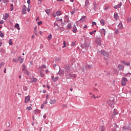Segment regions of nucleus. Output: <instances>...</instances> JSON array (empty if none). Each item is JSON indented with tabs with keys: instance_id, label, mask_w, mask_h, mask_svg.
<instances>
[{
	"instance_id": "8",
	"label": "nucleus",
	"mask_w": 131,
	"mask_h": 131,
	"mask_svg": "<svg viewBox=\"0 0 131 131\" xmlns=\"http://www.w3.org/2000/svg\"><path fill=\"white\" fill-rule=\"evenodd\" d=\"M30 101V97L27 96L25 97V103H27L28 102Z\"/></svg>"
},
{
	"instance_id": "23",
	"label": "nucleus",
	"mask_w": 131,
	"mask_h": 131,
	"mask_svg": "<svg viewBox=\"0 0 131 131\" xmlns=\"http://www.w3.org/2000/svg\"><path fill=\"white\" fill-rule=\"evenodd\" d=\"M100 23H101V24L102 25V26H104L105 25V21L103 19H101L100 20Z\"/></svg>"
},
{
	"instance_id": "58",
	"label": "nucleus",
	"mask_w": 131,
	"mask_h": 131,
	"mask_svg": "<svg viewBox=\"0 0 131 131\" xmlns=\"http://www.w3.org/2000/svg\"><path fill=\"white\" fill-rule=\"evenodd\" d=\"M43 107H44V105H43V104H42L41 106V108L42 109H43Z\"/></svg>"
},
{
	"instance_id": "55",
	"label": "nucleus",
	"mask_w": 131,
	"mask_h": 131,
	"mask_svg": "<svg viewBox=\"0 0 131 131\" xmlns=\"http://www.w3.org/2000/svg\"><path fill=\"white\" fill-rule=\"evenodd\" d=\"M31 38H32V39L35 38V36L34 35H32Z\"/></svg>"
},
{
	"instance_id": "47",
	"label": "nucleus",
	"mask_w": 131,
	"mask_h": 131,
	"mask_svg": "<svg viewBox=\"0 0 131 131\" xmlns=\"http://www.w3.org/2000/svg\"><path fill=\"white\" fill-rule=\"evenodd\" d=\"M41 67H42V69H45L46 66L45 64H43V65H42Z\"/></svg>"
},
{
	"instance_id": "13",
	"label": "nucleus",
	"mask_w": 131,
	"mask_h": 131,
	"mask_svg": "<svg viewBox=\"0 0 131 131\" xmlns=\"http://www.w3.org/2000/svg\"><path fill=\"white\" fill-rule=\"evenodd\" d=\"M33 113L34 114H38L40 113V111L36 109L34 111Z\"/></svg>"
},
{
	"instance_id": "2",
	"label": "nucleus",
	"mask_w": 131,
	"mask_h": 131,
	"mask_svg": "<svg viewBox=\"0 0 131 131\" xmlns=\"http://www.w3.org/2000/svg\"><path fill=\"white\" fill-rule=\"evenodd\" d=\"M128 80L127 78L123 77L121 81V85L122 86H125L126 85V83H127Z\"/></svg>"
},
{
	"instance_id": "20",
	"label": "nucleus",
	"mask_w": 131,
	"mask_h": 131,
	"mask_svg": "<svg viewBox=\"0 0 131 131\" xmlns=\"http://www.w3.org/2000/svg\"><path fill=\"white\" fill-rule=\"evenodd\" d=\"M15 28H17L18 30H20V28H19V25L17 24L15 25L14 26Z\"/></svg>"
},
{
	"instance_id": "64",
	"label": "nucleus",
	"mask_w": 131,
	"mask_h": 131,
	"mask_svg": "<svg viewBox=\"0 0 131 131\" xmlns=\"http://www.w3.org/2000/svg\"><path fill=\"white\" fill-rule=\"evenodd\" d=\"M39 33H40V35H41V34H42V32L41 31H39Z\"/></svg>"
},
{
	"instance_id": "14",
	"label": "nucleus",
	"mask_w": 131,
	"mask_h": 131,
	"mask_svg": "<svg viewBox=\"0 0 131 131\" xmlns=\"http://www.w3.org/2000/svg\"><path fill=\"white\" fill-rule=\"evenodd\" d=\"M58 78H59L58 77H56L55 78H54V76H53L52 77V79H53V81H54V82H56V81H57Z\"/></svg>"
},
{
	"instance_id": "36",
	"label": "nucleus",
	"mask_w": 131,
	"mask_h": 131,
	"mask_svg": "<svg viewBox=\"0 0 131 131\" xmlns=\"http://www.w3.org/2000/svg\"><path fill=\"white\" fill-rule=\"evenodd\" d=\"M67 26L69 29H71L72 28V25L71 24H69Z\"/></svg>"
},
{
	"instance_id": "16",
	"label": "nucleus",
	"mask_w": 131,
	"mask_h": 131,
	"mask_svg": "<svg viewBox=\"0 0 131 131\" xmlns=\"http://www.w3.org/2000/svg\"><path fill=\"white\" fill-rule=\"evenodd\" d=\"M118 28L120 29H122L123 28V26L122 25V23H120L118 26Z\"/></svg>"
},
{
	"instance_id": "34",
	"label": "nucleus",
	"mask_w": 131,
	"mask_h": 131,
	"mask_svg": "<svg viewBox=\"0 0 131 131\" xmlns=\"http://www.w3.org/2000/svg\"><path fill=\"white\" fill-rule=\"evenodd\" d=\"M75 45H76V41H73V42H72L71 46L72 47H74L75 46Z\"/></svg>"
},
{
	"instance_id": "29",
	"label": "nucleus",
	"mask_w": 131,
	"mask_h": 131,
	"mask_svg": "<svg viewBox=\"0 0 131 131\" xmlns=\"http://www.w3.org/2000/svg\"><path fill=\"white\" fill-rule=\"evenodd\" d=\"M13 61L14 62H15V63H18V60L16 59V58H13Z\"/></svg>"
},
{
	"instance_id": "32",
	"label": "nucleus",
	"mask_w": 131,
	"mask_h": 131,
	"mask_svg": "<svg viewBox=\"0 0 131 131\" xmlns=\"http://www.w3.org/2000/svg\"><path fill=\"white\" fill-rule=\"evenodd\" d=\"M92 67H93L92 64H88V68L89 69H92Z\"/></svg>"
},
{
	"instance_id": "26",
	"label": "nucleus",
	"mask_w": 131,
	"mask_h": 131,
	"mask_svg": "<svg viewBox=\"0 0 131 131\" xmlns=\"http://www.w3.org/2000/svg\"><path fill=\"white\" fill-rule=\"evenodd\" d=\"M9 45H10V46H12V45H13V42L12 41V39H10L9 40Z\"/></svg>"
},
{
	"instance_id": "28",
	"label": "nucleus",
	"mask_w": 131,
	"mask_h": 131,
	"mask_svg": "<svg viewBox=\"0 0 131 131\" xmlns=\"http://www.w3.org/2000/svg\"><path fill=\"white\" fill-rule=\"evenodd\" d=\"M0 36L1 37H4V33H2L1 31H0Z\"/></svg>"
},
{
	"instance_id": "15",
	"label": "nucleus",
	"mask_w": 131,
	"mask_h": 131,
	"mask_svg": "<svg viewBox=\"0 0 131 131\" xmlns=\"http://www.w3.org/2000/svg\"><path fill=\"white\" fill-rule=\"evenodd\" d=\"M77 32V28L75 25H74V27H73V32L76 33Z\"/></svg>"
},
{
	"instance_id": "63",
	"label": "nucleus",
	"mask_w": 131,
	"mask_h": 131,
	"mask_svg": "<svg viewBox=\"0 0 131 131\" xmlns=\"http://www.w3.org/2000/svg\"><path fill=\"white\" fill-rule=\"evenodd\" d=\"M46 98H47V100L49 99V96L48 95H47Z\"/></svg>"
},
{
	"instance_id": "62",
	"label": "nucleus",
	"mask_w": 131,
	"mask_h": 131,
	"mask_svg": "<svg viewBox=\"0 0 131 131\" xmlns=\"http://www.w3.org/2000/svg\"><path fill=\"white\" fill-rule=\"evenodd\" d=\"M87 26L86 25H84V26H83V28H87Z\"/></svg>"
},
{
	"instance_id": "31",
	"label": "nucleus",
	"mask_w": 131,
	"mask_h": 131,
	"mask_svg": "<svg viewBox=\"0 0 131 131\" xmlns=\"http://www.w3.org/2000/svg\"><path fill=\"white\" fill-rule=\"evenodd\" d=\"M34 33H35V34L36 35H37V27H35V28H34Z\"/></svg>"
},
{
	"instance_id": "24",
	"label": "nucleus",
	"mask_w": 131,
	"mask_h": 131,
	"mask_svg": "<svg viewBox=\"0 0 131 131\" xmlns=\"http://www.w3.org/2000/svg\"><path fill=\"white\" fill-rule=\"evenodd\" d=\"M86 16H82V17L81 18L80 20L82 22H84L85 21V18Z\"/></svg>"
},
{
	"instance_id": "42",
	"label": "nucleus",
	"mask_w": 131,
	"mask_h": 131,
	"mask_svg": "<svg viewBox=\"0 0 131 131\" xmlns=\"http://www.w3.org/2000/svg\"><path fill=\"white\" fill-rule=\"evenodd\" d=\"M27 87H26V86H25L24 88H23V90L25 91H27Z\"/></svg>"
},
{
	"instance_id": "10",
	"label": "nucleus",
	"mask_w": 131,
	"mask_h": 131,
	"mask_svg": "<svg viewBox=\"0 0 131 131\" xmlns=\"http://www.w3.org/2000/svg\"><path fill=\"white\" fill-rule=\"evenodd\" d=\"M114 17L116 20H118L119 18L118 14L117 13H115L114 15Z\"/></svg>"
},
{
	"instance_id": "22",
	"label": "nucleus",
	"mask_w": 131,
	"mask_h": 131,
	"mask_svg": "<svg viewBox=\"0 0 131 131\" xmlns=\"http://www.w3.org/2000/svg\"><path fill=\"white\" fill-rule=\"evenodd\" d=\"M30 106L29 107H27V110H28V111H31L32 110V107H31V106H32V104H30Z\"/></svg>"
},
{
	"instance_id": "4",
	"label": "nucleus",
	"mask_w": 131,
	"mask_h": 131,
	"mask_svg": "<svg viewBox=\"0 0 131 131\" xmlns=\"http://www.w3.org/2000/svg\"><path fill=\"white\" fill-rule=\"evenodd\" d=\"M17 60H18V61H19L20 62V63L21 64H22L24 62V58H22L21 56H19L17 58Z\"/></svg>"
},
{
	"instance_id": "11",
	"label": "nucleus",
	"mask_w": 131,
	"mask_h": 131,
	"mask_svg": "<svg viewBox=\"0 0 131 131\" xmlns=\"http://www.w3.org/2000/svg\"><path fill=\"white\" fill-rule=\"evenodd\" d=\"M99 131H105V127L103 126H100V127L99 128Z\"/></svg>"
},
{
	"instance_id": "50",
	"label": "nucleus",
	"mask_w": 131,
	"mask_h": 131,
	"mask_svg": "<svg viewBox=\"0 0 131 131\" xmlns=\"http://www.w3.org/2000/svg\"><path fill=\"white\" fill-rule=\"evenodd\" d=\"M115 114H113L112 116H111V118H114L115 117Z\"/></svg>"
},
{
	"instance_id": "52",
	"label": "nucleus",
	"mask_w": 131,
	"mask_h": 131,
	"mask_svg": "<svg viewBox=\"0 0 131 131\" xmlns=\"http://www.w3.org/2000/svg\"><path fill=\"white\" fill-rule=\"evenodd\" d=\"M94 98V99H96V97H95V95H93V96L92 97V98Z\"/></svg>"
},
{
	"instance_id": "18",
	"label": "nucleus",
	"mask_w": 131,
	"mask_h": 131,
	"mask_svg": "<svg viewBox=\"0 0 131 131\" xmlns=\"http://www.w3.org/2000/svg\"><path fill=\"white\" fill-rule=\"evenodd\" d=\"M100 31H101V33H103L104 35H105V34H106V31H105V29H102L101 30H100Z\"/></svg>"
},
{
	"instance_id": "17",
	"label": "nucleus",
	"mask_w": 131,
	"mask_h": 131,
	"mask_svg": "<svg viewBox=\"0 0 131 131\" xmlns=\"http://www.w3.org/2000/svg\"><path fill=\"white\" fill-rule=\"evenodd\" d=\"M9 16H10V15H9V14L6 13L5 14V17L4 18V19L6 20L8 17H9Z\"/></svg>"
},
{
	"instance_id": "44",
	"label": "nucleus",
	"mask_w": 131,
	"mask_h": 131,
	"mask_svg": "<svg viewBox=\"0 0 131 131\" xmlns=\"http://www.w3.org/2000/svg\"><path fill=\"white\" fill-rule=\"evenodd\" d=\"M42 0H38V4H41Z\"/></svg>"
},
{
	"instance_id": "12",
	"label": "nucleus",
	"mask_w": 131,
	"mask_h": 131,
	"mask_svg": "<svg viewBox=\"0 0 131 131\" xmlns=\"http://www.w3.org/2000/svg\"><path fill=\"white\" fill-rule=\"evenodd\" d=\"M56 102V100H50V103L51 105L55 104Z\"/></svg>"
},
{
	"instance_id": "39",
	"label": "nucleus",
	"mask_w": 131,
	"mask_h": 131,
	"mask_svg": "<svg viewBox=\"0 0 131 131\" xmlns=\"http://www.w3.org/2000/svg\"><path fill=\"white\" fill-rule=\"evenodd\" d=\"M127 22L131 23V17H129L127 18Z\"/></svg>"
},
{
	"instance_id": "57",
	"label": "nucleus",
	"mask_w": 131,
	"mask_h": 131,
	"mask_svg": "<svg viewBox=\"0 0 131 131\" xmlns=\"http://www.w3.org/2000/svg\"><path fill=\"white\" fill-rule=\"evenodd\" d=\"M67 106V105L66 104H63L62 106L63 107H66Z\"/></svg>"
},
{
	"instance_id": "37",
	"label": "nucleus",
	"mask_w": 131,
	"mask_h": 131,
	"mask_svg": "<svg viewBox=\"0 0 131 131\" xmlns=\"http://www.w3.org/2000/svg\"><path fill=\"white\" fill-rule=\"evenodd\" d=\"M66 47V41H63V47H62V48H64Z\"/></svg>"
},
{
	"instance_id": "54",
	"label": "nucleus",
	"mask_w": 131,
	"mask_h": 131,
	"mask_svg": "<svg viewBox=\"0 0 131 131\" xmlns=\"http://www.w3.org/2000/svg\"><path fill=\"white\" fill-rule=\"evenodd\" d=\"M27 3L28 4H30V0H28Z\"/></svg>"
},
{
	"instance_id": "59",
	"label": "nucleus",
	"mask_w": 131,
	"mask_h": 131,
	"mask_svg": "<svg viewBox=\"0 0 131 131\" xmlns=\"http://www.w3.org/2000/svg\"><path fill=\"white\" fill-rule=\"evenodd\" d=\"M27 11H28V12H30V8H28Z\"/></svg>"
},
{
	"instance_id": "5",
	"label": "nucleus",
	"mask_w": 131,
	"mask_h": 131,
	"mask_svg": "<svg viewBox=\"0 0 131 131\" xmlns=\"http://www.w3.org/2000/svg\"><path fill=\"white\" fill-rule=\"evenodd\" d=\"M121 6H122V3H120L119 5H117L114 7V8L115 9H120L121 7Z\"/></svg>"
},
{
	"instance_id": "38",
	"label": "nucleus",
	"mask_w": 131,
	"mask_h": 131,
	"mask_svg": "<svg viewBox=\"0 0 131 131\" xmlns=\"http://www.w3.org/2000/svg\"><path fill=\"white\" fill-rule=\"evenodd\" d=\"M40 75L41 77H43L44 74H43V73L42 71H40Z\"/></svg>"
},
{
	"instance_id": "7",
	"label": "nucleus",
	"mask_w": 131,
	"mask_h": 131,
	"mask_svg": "<svg viewBox=\"0 0 131 131\" xmlns=\"http://www.w3.org/2000/svg\"><path fill=\"white\" fill-rule=\"evenodd\" d=\"M26 11H27V8H26V6H24L22 10L23 14H26Z\"/></svg>"
},
{
	"instance_id": "60",
	"label": "nucleus",
	"mask_w": 131,
	"mask_h": 131,
	"mask_svg": "<svg viewBox=\"0 0 131 131\" xmlns=\"http://www.w3.org/2000/svg\"><path fill=\"white\" fill-rule=\"evenodd\" d=\"M13 10H14L13 8V7H11L10 10L11 11H13Z\"/></svg>"
},
{
	"instance_id": "3",
	"label": "nucleus",
	"mask_w": 131,
	"mask_h": 131,
	"mask_svg": "<svg viewBox=\"0 0 131 131\" xmlns=\"http://www.w3.org/2000/svg\"><path fill=\"white\" fill-rule=\"evenodd\" d=\"M100 52L101 54L104 56H106L107 57L110 56V54L104 50L101 51Z\"/></svg>"
},
{
	"instance_id": "61",
	"label": "nucleus",
	"mask_w": 131,
	"mask_h": 131,
	"mask_svg": "<svg viewBox=\"0 0 131 131\" xmlns=\"http://www.w3.org/2000/svg\"><path fill=\"white\" fill-rule=\"evenodd\" d=\"M43 117L44 119H46L47 118V116L46 115H45Z\"/></svg>"
},
{
	"instance_id": "40",
	"label": "nucleus",
	"mask_w": 131,
	"mask_h": 131,
	"mask_svg": "<svg viewBox=\"0 0 131 131\" xmlns=\"http://www.w3.org/2000/svg\"><path fill=\"white\" fill-rule=\"evenodd\" d=\"M125 64L126 66H128L130 65V63H129V62H127L125 63Z\"/></svg>"
},
{
	"instance_id": "51",
	"label": "nucleus",
	"mask_w": 131,
	"mask_h": 131,
	"mask_svg": "<svg viewBox=\"0 0 131 131\" xmlns=\"http://www.w3.org/2000/svg\"><path fill=\"white\" fill-rule=\"evenodd\" d=\"M4 23V21L3 20H2L1 21H0V24H3Z\"/></svg>"
},
{
	"instance_id": "35",
	"label": "nucleus",
	"mask_w": 131,
	"mask_h": 131,
	"mask_svg": "<svg viewBox=\"0 0 131 131\" xmlns=\"http://www.w3.org/2000/svg\"><path fill=\"white\" fill-rule=\"evenodd\" d=\"M4 3H7L9 2V0H3Z\"/></svg>"
},
{
	"instance_id": "1",
	"label": "nucleus",
	"mask_w": 131,
	"mask_h": 131,
	"mask_svg": "<svg viewBox=\"0 0 131 131\" xmlns=\"http://www.w3.org/2000/svg\"><path fill=\"white\" fill-rule=\"evenodd\" d=\"M67 73H66V76L67 77H68V76H69V77H68L69 79H75L77 77V75L75 74H72V73H69L68 71V70H67Z\"/></svg>"
},
{
	"instance_id": "45",
	"label": "nucleus",
	"mask_w": 131,
	"mask_h": 131,
	"mask_svg": "<svg viewBox=\"0 0 131 131\" xmlns=\"http://www.w3.org/2000/svg\"><path fill=\"white\" fill-rule=\"evenodd\" d=\"M96 32V30H95V31H93V32H90V34H91V35H93V34H94L95 32Z\"/></svg>"
},
{
	"instance_id": "25",
	"label": "nucleus",
	"mask_w": 131,
	"mask_h": 131,
	"mask_svg": "<svg viewBox=\"0 0 131 131\" xmlns=\"http://www.w3.org/2000/svg\"><path fill=\"white\" fill-rule=\"evenodd\" d=\"M113 114L117 115L118 114V112L116 110V109L114 110Z\"/></svg>"
},
{
	"instance_id": "33",
	"label": "nucleus",
	"mask_w": 131,
	"mask_h": 131,
	"mask_svg": "<svg viewBox=\"0 0 131 131\" xmlns=\"http://www.w3.org/2000/svg\"><path fill=\"white\" fill-rule=\"evenodd\" d=\"M115 33H116V34H118V33H119V30L118 29H115Z\"/></svg>"
},
{
	"instance_id": "56",
	"label": "nucleus",
	"mask_w": 131,
	"mask_h": 131,
	"mask_svg": "<svg viewBox=\"0 0 131 131\" xmlns=\"http://www.w3.org/2000/svg\"><path fill=\"white\" fill-rule=\"evenodd\" d=\"M47 103H48L47 101H45V102H43V104H47Z\"/></svg>"
},
{
	"instance_id": "19",
	"label": "nucleus",
	"mask_w": 131,
	"mask_h": 131,
	"mask_svg": "<svg viewBox=\"0 0 131 131\" xmlns=\"http://www.w3.org/2000/svg\"><path fill=\"white\" fill-rule=\"evenodd\" d=\"M46 12L47 13V14L49 15V14L51 13V11L50 9H47L46 10Z\"/></svg>"
},
{
	"instance_id": "9",
	"label": "nucleus",
	"mask_w": 131,
	"mask_h": 131,
	"mask_svg": "<svg viewBox=\"0 0 131 131\" xmlns=\"http://www.w3.org/2000/svg\"><path fill=\"white\" fill-rule=\"evenodd\" d=\"M89 5V1L88 0H86L85 2V5L84 6V8L85 9H87L88 8V6Z\"/></svg>"
},
{
	"instance_id": "41",
	"label": "nucleus",
	"mask_w": 131,
	"mask_h": 131,
	"mask_svg": "<svg viewBox=\"0 0 131 131\" xmlns=\"http://www.w3.org/2000/svg\"><path fill=\"white\" fill-rule=\"evenodd\" d=\"M5 63L2 62H1L0 63V67L2 68L4 65Z\"/></svg>"
},
{
	"instance_id": "43",
	"label": "nucleus",
	"mask_w": 131,
	"mask_h": 131,
	"mask_svg": "<svg viewBox=\"0 0 131 131\" xmlns=\"http://www.w3.org/2000/svg\"><path fill=\"white\" fill-rule=\"evenodd\" d=\"M37 81V79L36 78H33V82H36Z\"/></svg>"
},
{
	"instance_id": "48",
	"label": "nucleus",
	"mask_w": 131,
	"mask_h": 131,
	"mask_svg": "<svg viewBox=\"0 0 131 131\" xmlns=\"http://www.w3.org/2000/svg\"><path fill=\"white\" fill-rule=\"evenodd\" d=\"M59 29H60L62 31H64V29L63 27L59 28Z\"/></svg>"
},
{
	"instance_id": "21",
	"label": "nucleus",
	"mask_w": 131,
	"mask_h": 131,
	"mask_svg": "<svg viewBox=\"0 0 131 131\" xmlns=\"http://www.w3.org/2000/svg\"><path fill=\"white\" fill-rule=\"evenodd\" d=\"M96 43H97V45H98V46H101V40L99 39L97 40Z\"/></svg>"
},
{
	"instance_id": "30",
	"label": "nucleus",
	"mask_w": 131,
	"mask_h": 131,
	"mask_svg": "<svg viewBox=\"0 0 131 131\" xmlns=\"http://www.w3.org/2000/svg\"><path fill=\"white\" fill-rule=\"evenodd\" d=\"M56 15H57V16H59V15H61V12L60 11H57L56 12Z\"/></svg>"
},
{
	"instance_id": "27",
	"label": "nucleus",
	"mask_w": 131,
	"mask_h": 131,
	"mask_svg": "<svg viewBox=\"0 0 131 131\" xmlns=\"http://www.w3.org/2000/svg\"><path fill=\"white\" fill-rule=\"evenodd\" d=\"M52 37V34H50L49 36H48V40H51V38Z\"/></svg>"
},
{
	"instance_id": "6",
	"label": "nucleus",
	"mask_w": 131,
	"mask_h": 131,
	"mask_svg": "<svg viewBox=\"0 0 131 131\" xmlns=\"http://www.w3.org/2000/svg\"><path fill=\"white\" fill-rule=\"evenodd\" d=\"M118 68L119 69V70H122L124 69V66L121 64H119L118 66Z\"/></svg>"
},
{
	"instance_id": "49",
	"label": "nucleus",
	"mask_w": 131,
	"mask_h": 131,
	"mask_svg": "<svg viewBox=\"0 0 131 131\" xmlns=\"http://www.w3.org/2000/svg\"><path fill=\"white\" fill-rule=\"evenodd\" d=\"M42 21H39V22H38L37 24L38 25H40L41 24H42Z\"/></svg>"
},
{
	"instance_id": "46",
	"label": "nucleus",
	"mask_w": 131,
	"mask_h": 131,
	"mask_svg": "<svg viewBox=\"0 0 131 131\" xmlns=\"http://www.w3.org/2000/svg\"><path fill=\"white\" fill-rule=\"evenodd\" d=\"M97 23L96 22L93 21L92 23V27H94V25H96Z\"/></svg>"
},
{
	"instance_id": "53",
	"label": "nucleus",
	"mask_w": 131,
	"mask_h": 131,
	"mask_svg": "<svg viewBox=\"0 0 131 131\" xmlns=\"http://www.w3.org/2000/svg\"><path fill=\"white\" fill-rule=\"evenodd\" d=\"M125 61H122L121 62V63H122V64H125Z\"/></svg>"
}]
</instances>
